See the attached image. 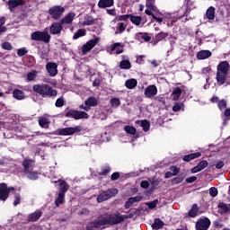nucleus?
<instances>
[{
	"label": "nucleus",
	"mask_w": 230,
	"mask_h": 230,
	"mask_svg": "<svg viewBox=\"0 0 230 230\" xmlns=\"http://www.w3.org/2000/svg\"><path fill=\"white\" fill-rule=\"evenodd\" d=\"M207 18L209 19V21H213L215 19V7L210 6L206 13Z\"/></svg>",
	"instance_id": "nucleus-36"
},
{
	"label": "nucleus",
	"mask_w": 230,
	"mask_h": 230,
	"mask_svg": "<svg viewBox=\"0 0 230 230\" xmlns=\"http://www.w3.org/2000/svg\"><path fill=\"white\" fill-rule=\"evenodd\" d=\"M170 171L172 173V175H178L179 172H181V169L175 165H172L170 167Z\"/></svg>",
	"instance_id": "nucleus-51"
},
{
	"label": "nucleus",
	"mask_w": 230,
	"mask_h": 230,
	"mask_svg": "<svg viewBox=\"0 0 230 230\" xmlns=\"http://www.w3.org/2000/svg\"><path fill=\"white\" fill-rule=\"evenodd\" d=\"M120 69H130L132 67V65L130 64V61L128 59H124L119 64Z\"/></svg>",
	"instance_id": "nucleus-38"
},
{
	"label": "nucleus",
	"mask_w": 230,
	"mask_h": 230,
	"mask_svg": "<svg viewBox=\"0 0 230 230\" xmlns=\"http://www.w3.org/2000/svg\"><path fill=\"white\" fill-rule=\"evenodd\" d=\"M28 179H31V181H35L39 179V172H31L27 171V172H24Z\"/></svg>",
	"instance_id": "nucleus-35"
},
{
	"label": "nucleus",
	"mask_w": 230,
	"mask_h": 230,
	"mask_svg": "<svg viewBox=\"0 0 230 230\" xmlns=\"http://www.w3.org/2000/svg\"><path fill=\"white\" fill-rule=\"evenodd\" d=\"M64 27H62L61 22H54L50 26V33L51 35H60L62 33V30Z\"/></svg>",
	"instance_id": "nucleus-14"
},
{
	"label": "nucleus",
	"mask_w": 230,
	"mask_h": 230,
	"mask_svg": "<svg viewBox=\"0 0 230 230\" xmlns=\"http://www.w3.org/2000/svg\"><path fill=\"white\" fill-rule=\"evenodd\" d=\"M229 76V63L222 61L217 65L216 80L218 85H224Z\"/></svg>",
	"instance_id": "nucleus-1"
},
{
	"label": "nucleus",
	"mask_w": 230,
	"mask_h": 230,
	"mask_svg": "<svg viewBox=\"0 0 230 230\" xmlns=\"http://www.w3.org/2000/svg\"><path fill=\"white\" fill-rule=\"evenodd\" d=\"M3 49H6L7 51H12L13 48L12 47V44L8 41H5L2 44Z\"/></svg>",
	"instance_id": "nucleus-48"
},
{
	"label": "nucleus",
	"mask_w": 230,
	"mask_h": 230,
	"mask_svg": "<svg viewBox=\"0 0 230 230\" xmlns=\"http://www.w3.org/2000/svg\"><path fill=\"white\" fill-rule=\"evenodd\" d=\"M127 218H130V217L128 215H120L119 213H118L102 217L101 220L102 223V226L105 227V226H116V224H120V222L127 220Z\"/></svg>",
	"instance_id": "nucleus-2"
},
{
	"label": "nucleus",
	"mask_w": 230,
	"mask_h": 230,
	"mask_svg": "<svg viewBox=\"0 0 230 230\" xmlns=\"http://www.w3.org/2000/svg\"><path fill=\"white\" fill-rule=\"evenodd\" d=\"M79 215H89V209L83 208L82 210L79 211Z\"/></svg>",
	"instance_id": "nucleus-64"
},
{
	"label": "nucleus",
	"mask_w": 230,
	"mask_h": 230,
	"mask_svg": "<svg viewBox=\"0 0 230 230\" xmlns=\"http://www.w3.org/2000/svg\"><path fill=\"white\" fill-rule=\"evenodd\" d=\"M127 25H125L124 22H119L118 23L117 30L119 31V33H123V31L126 30Z\"/></svg>",
	"instance_id": "nucleus-54"
},
{
	"label": "nucleus",
	"mask_w": 230,
	"mask_h": 230,
	"mask_svg": "<svg viewBox=\"0 0 230 230\" xmlns=\"http://www.w3.org/2000/svg\"><path fill=\"white\" fill-rule=\"evenodd\" d=\"M40 58L48 60V51L46 49L40 51Z\"/></svg>",
	"instance_id": "nucleus-59"
},
{
	"label": "nucleus",
	"mask_w": 230,
	"mask_h": 230,
	"mask_svg": "<svg viewBox=\"0 0 230 230\" xmlns=\"http://www.w3.org/2000/svg\"><path fill=\"white\" fill-rule=\"evenodd\" d=\"M100 42V38H94L93 40H88L82 48L83 55H87L96 44Z\"/></svg>",
	"instance_id": "nucleus-10"
},
{
	"label": "nucleus",
	"mask_w": 230,
	"mask_h": 230,
	"mask_svg": "<svg viewBox=\"0 0 230 230\" xmlns=\"http://www.w3.org/2000/svg\"><path fill=\"white\" fill-rule=\"evenodd\" d=\"M181 109H182V103H177L172 107L174 112H179Z\"/></svg>",
	"instance_id": "nucleus-60"
},
{
	"label": "nucleus",
	"mask_w": 230,
	"mask_h": 230,
	"mask_svg": "<svg viewBox=\"0 0 230 230\" xmlns=\"http://www.w3.org/2000/svg\"><path fill=\"white\" fill-rule=\"evenodd\" d=\"M13 96L15 98V100H24L26 98V95H24V92L15 89L13 92Z\"/></svg>",
	"instance_id": "nucleus-28"
},
{
	"label": "nucleus",
	"mask_w": 230,
	"mask_h": 230,
	"mask_svg": "<svg viewBox=\"0 0 230 230\" xmlns=\"http://www.w3.org/2000/svg\"><path fill=\"white\" fill-rule=\"evenodd\" d=\"M31 40H38L40 42H45L48 44L49 40H51V35L48 32V31H35L31 34Z\"/></svg>",
	"instance_id": "nucleus-4"
},
{
	"label": "nucleus",
	"mask_w": 230,
	"mask_h": 230,
	"mask_svg": "<svg viewBox=\"0 0 230 230\" xmlns=\"http://www.w3.org/2000/svg\"><path fill=\"white\" fill-rule=\"evenodd\" d=\"M84 104L85 106L81 105L80 109H83V111H86V112H88V111H91V107H96V105H98V99L94 97H89L84 101Z\"/></svg>",
	"instance_id": "nucleus-11"
},
{
	"label": "nucleus",
	"mask_w": 230,
	"mask_h": 230,
	"mask_svg": "<svg viewBox=\"0 0 230 230\" xmlns=\"http://www.w3.org/2000/svg\"><path fill=\"white\" fill-rule=\"evenodd\" d=\"M136 123L142 127L144 132L150 130V122L148 120H137Z\"/></svg>",
	"instance_id": "nucleus-25"
},
{
	"label": "nucleus",
	"mask_w": 230,
	"mask_h": 230,
	"mask_svg": "<svg viewBox=\"0 0 230 230\" xmlns=\"http://www.w3.org/2000/svg\"><path fill=\"white\" fill-rule=\"evenodd\" d=\"M58 66L56 63H47L46 69L49 76H57L58 75Z\"/></svg>",
	"instance_id": "nucleus-12"
},
{
	"label": "nucleus",
	"mask_w": 230,
	"mask_h": 230,
	"mask_svg": "<svg viewBox=\"0 0 230 230\" xmlns=\"http://www.w3.org/2000/svg\"><path fill=\"white\" fill-rule=\"evenodd\" d=\"M103 229V223H102V218L100 217L98 220L90 222L86 226L87 230H93V229Z\"/></svg>",
	"instance_id": "nucleus-15"
},
{
	"label": "nucleus",
	"mask_w": 230,
	"mask_h": 230,
	"mask_svg": "<svg viewBox=\"0 0 230 230\" xmlns=\"http://www.w3.org/2000/svg\"><path fill=\"white\" fill-rule=\"evenodd\" d=\"M64 12H66V9L60 5L52 6L49 10V15H51L52 19H55V20L60 19V17H62V14L64 13Z\"/></svg>",
	"instance_id": "nucleus-7"
},
{
	"label": "nucleus",
	"mask_w": 230,
	"mask_h": 230,
	"mask_svg": "<svg viewBox=\"0 0 230 230\" xmlns=\"http://www.w3.org/2000/svg\"><path fill=\"white\" fill-rule=\"evenodd\" d=\"M144 94L146 98H154V96L157 94V86H155V84L148 85L145 89Z\"/></svg>",
	"instance_id": "nucleus-13"
},
{
	"label": "nucleus",
	"mask_w": 230,
	"mask_h": 230,
	"mask_svg": "<svg viewBox=\"0 0 230 230\" xmlns=\"http://www.w3.org/2000/svg\"><path fill=\"white\" fill-rule=\"evenodd\" d=\"M111 107H119L121 102L118 98H113L111 100Z\"/></svg>",
	"instance_id": "nucleus-49"
},
{
	"label": "nucleus",
	"mask_w": 230,
	"mask_h": 230,
	"mask_svg": "<svg viewBox=\"0 0 230 230\" xmlns=\"http://www.w3.org/2000/svg\"><path fill=\"white\" fill-rule=\"evenodd\" d=\"M188 13V6L182 5L181 9L178 10L176 19H182L184 15H187Z\"/></svg>",
	"instance_id": "nucleus-30"
},
{
	"label": "nucleus",
	"mask_w": 230,
	"mask_h": 230,
	"mask_svg": "<svg viewBox=\"0 0 230 230\" xmlns=\"http://www.w3.org/2000/svg\"><path fill=\"white\" fill-rule=\"evenodd\" d=\"M114 4V0H100L98 3L99 8H110Z\"/></svg>",
	"instance_id": "nucleus-23"
},
{
	"label": "nucleus",
	"mask_w": 230,
	"mask_h": 230,
	"mask_svg": "<svg viewBox=\"0 0 230 230\" xmlns=\"http://www.w3.org/2000/svg\"><path fill=\"white\" fill-rule=\"evenodd\" d=\"M130 21L133 24H136V26H139L143 19L141 18V16H130Z\"/></svg>",
	"instance_id": "nucleus-41"
},
{
	"label": "nucleus",
	"mask_w": 230,
	"mask_h": 230,
	"mask_svg": "<svg viewBox=\"0 0 230 230\" xmlns=\"http://www.w3.org/2000/svg\"><path fill=\"white\" fill-rule=\"evenodd\" d=\"M125 85L127 89H135V87L137 86V80L132 78V79H128L125 83Z\"/></svg>",
	"instance_id": "nucleus-32"
},
{
	"label": "nucleus",
	"mask_w": 230,
	"mask_h": 230,
	"mask_svg": "<svg viewBox=\"0 0 230 230\" xmlns=\"http://www.w3.org/2000/svg\"><path fill=\"white\" fill-rule=\"evenodd\" d=\"M78 132H82V126L58 129V136H73V134H76Z\"/></svg>",
	"instance_id": "nucleus-6"
},
{
	"label": "nucleus",
	"mask_w": 230,
	"mask_h": 230,
	"mask_svg": "<svg viewBox=\"0 0 230 230\" xmlns=\"http://www.w3.org/2000/svg\"><path fill=\"white\" fill-rule=\"evenodd\" d=\"M85 35V30L80 29L75 35L74 39H80V37H84Z\"/></svg>",
	"instance_id": "nucleus-52"
},
{
	"label": "nucleus",
	"mask_w": 230,
	"mask_h": 230,
	"mask_svg": "<svg viewBox=\"0 0 230 230\" xmlns=\"http://www.w3.org/2000/svg\"><path fill=\"white\" fill-rule=\"evenodd\" d=\"M84 26H91L94 24V18L93 16H85L84 17V22H83Z\"/></svg>",
	"instance_id": "nucleus-39"
},
{
	"label": "nucleus",
	"mask_w": 230,
	"mask_h": 230,
	"mask_svg": "<svg viewBox=\"0 0 230 230\" xmlns=\"http://www.w3.org/2000/svg\"><path fill=\"white\" fill-rule=\"evenodd\" d=\"M40 217H42V211L36 210L35 212H33L28 216V221L29 222H37V220H39V218H40Z\"/></svg>",
	"instance_id": "nucleus-19"
},
{
	"label": "nucleus",
	"mask_w": 230,
	"mask_h": 230,
	"mask_svg": "<svg viewBox=\"0 0 230 230\" xmlns=\"http://www.w3.org/2000/svg\"><path fill=\"white\" fill-rule=\"evenodd\" d=\"M155 2H146V8H149V10H153V12H157V7L154 5Z\"/></svg>",
	"instance_id": "nucleus-50"
},
{
	"label": "nucleus",
	"mask_w": 230,
	"mask_h": 230,
	"mask_svg": "<svg viewBox=\"0 0 230 230\" xmlns=\"http://www.w3.org/2000/svg\"><path fill=\"white\" fill-rule=\"evenodd\" d=\"M37 76H39V72L37 70H31V72L27 73L28 82H33V80L37 79Z\"/></svg>",
	"instance_id": "nucleus-33"
},
{
	"label": "nucleus",
	"mask_w": 230,
	"mask_h": 230,
	"mask_svg": "<svg viewBox=\"0 0 230 230\" xmlns=\"http://www.w3.org/2000/svg\"><path fill=\"white\" fill-rule=\"evenodd\" d=\"M140 186L141 188H148V186H150V183L147 181H142Z\"/></svg>",
	"instance_id": "nucleus-63"
},
{
	"label": "nucleus",
	"mask_w": 230,
	"mask_h": 230,
	"mask_svg": "<svg viewBox=\"0 0 230 230\" xmlns=\"http://www.w3.org/2000/svg\"><path fill=\"white\" fill-rule=\"evenodd\" d=\"M166 37H168V32H159L156 36H155V44H156L157 42L161 41V40H164V39H166Z\"/></svg>",
	"instance_id": "nucleus-40"
},
{
	"label": "nucleus",
	"mask_w": 230,
	"mask_h": 230,
	"mask_svg": "<svg viewBox=\"0 0 230 230\" xmlns=\"http://www.w3.org/2000/svg\"><path fill=\"white\" fill-rule=\"evenodd\" d=\"M181 94H182V90L179 87L173 89L172 93V98L174 102H177L181 98Z\"/></svg>",
	"instance_id": "nucleus-29"
},
{
	"label": "nucleus",
	"mask_w": 230,
	"mask_h": 230,
	"mask_svg": "<svg viewBox=\"0 0 230 230\" xmlns=\"http://www.w3.org/2000/svg\"><path fill=\"white\" fill-rule=\"evenodd\" d=\"M75 13H69L68 14H66L61 21L60 23L61 24H71V22H73V19H75Z\"/></svg>",
	"instance_id": "nucleus-20"
},
{
	"label": "nucleus",
	"mask_w": 230,
	"mask_h": 230,
	"mask_svg": "<svg viewBox=\"0 0 230 230\" xmlns=\"http://www.w3.org/2000/svg\"><path fill=\"white\" fill-rule=\"evenodd\" d=\"M181 181H184V178L183 177H175L172 179V184H181Z\"/></svg>",
	"instance_id": "nucleus-57"
},
{
	"label": "nucleus",
	"mask_w": 230,
	"mask_h": 230,
	"mask_svg": "<svg viewBox=\"0 0 230 230\" xmlns=\"http://www.w3.org/2000/svg\"><path fill=\"white\" fill-rule=\"evenodd\" d=\"M137 39L145 40V42H150V40H152V37H150V35H148V33L146 32H138L136 34Z\"/></svg>",
	"instance_id": "nucleus-27"
},
{
	"label": "nucleus",
	"mask_w": 230,
	"mask_h": 230,
	"mask_svg": "<svg viewBox=\"0 0 230 230\" xmlns=\"http://www.w3.org/2000/svg\"><path fill=\"white\" fill-rule=\"evenodd\" d=\"M68 118H74V119H89V115L85 111H72L66 113Z\"/></svg>",
	"instance_id": "nucleus-9"
},
{
	"label": "nucleus",
	"mask_w": 230,
	"mask_h": 230,
	"mask_svg": "<svg viewBox=\"0 0 230 230\" xmlns=\"http://www.w3.org/2000/svg\"><path fill=\"white\" fill-rule=\"evenodd\" d=\"M199 215V206L193 205L191 209L189 211V217H191L192 218H195Z\"/></svg>",
	"instance_id": "nucleus-37"
},
{
	"label": "nucleus",
	"mask_w": 230,
	"mask_h": 230,
	"mask_svg": "<svg viewBox=\"0 0 230 230\" xmlns=\"http://www.w3.org/2000/svg\"><path fill=\"white\" fill-rule=\"evenodd\" d=\"M64 106V101L62 99H58L56 101V107H63Z\"/></svg>",
	"instance_id": "nucleus-62"
},
{
	"label": "nucleus",
	"mask_w": 230,
	"mask_h": 230,
	"mask_svg": "<svg viewBox=\"0 0 230 230\" xmlns=\"http://www.w3.org/2000/svg\"><path fill=\"white\" fill-rule=\"evenodd\" d=\"M23 172H31L33 168V160H30L29 158H25L23 162Z\"/></svg>",
	"instance_id": "nucleus-21"
},
{
	"label": "nucleus",
	"mask_w": 230,
	"mask_h": 230,
	"mask_svg": "<svg viewBox=\"0 0 230 230\" xmlns=\"http://www.w3.org/2000/svg\"><path fill=\"white\" fill-rule=\"evenodd\" d=\"M218 208H221L224 213H227L230 211V205H227L226 203H220L218 205Z\"/></svg>",
	"instance_id": "nucleus-47"
},
{
	"label": "nucleus",
	"mask_w": 230,
	"mask_h": 230,
	"mask_svg": "<svg viewBox=\"0 0 230 230\" xmlns=\"http://www.w3.org/2000/svg\"><path fill=\"white\" fill-rule=\"evenodd\" d=\"M28 53V49L26 48H22L17 50L18 57H24Z\"/></svg>",
	"instance_id": "nucleus-53"
},
{
	"label": "nucleus",
	"mask_w": 230,
	"mask_h": 230,
	"mask_svg": "<svg viewBox=\"0 0 230 230\" xmlns=\"http://www.w3.org/2000/svg\"><path fill=\"white\" fill-rule=\"evenodd\" d=\"M124 130L125 132H127V134H131V136H134V134H136V128L132 126L124 127Z\"/></svg>",
	"instance_id": "nucleus-44"
},
{
	"label": "nucleus",
	"mask_w": 230,
	"mask_h": 230,
	"mask_svg": "<svg viewBox=\"0 0 230 230\" xmlns=\"http://www.w3.org/2000/svg\"><path fill=\"white\" fill-rule=\"evenodd\" d=\"M201 154L200 153H193L190 155H186L183 156V161H185L186 163H190V161H193V159H197L199 157H200Z\"/></svg>",
	"instance_id": "nucleus-26"
},
{
	"label": "nucleus",
	"mask_w": 230,
	"mask_h": 230,
	"mask_svg": "<svg viewBox=\"0 0 230 230\" xmlns=\"http://www.w3.org/2000/svg\"><path fill=\"white\" fill-rule=\"evenodd\" d=\"M211 226V220L208 217H203L199 219L196 222L195 227L196 230H208L209 229V226Z\"/></svg>",
	"instance_id": "nucleus-8"
},
{
	"label": "nucleus",
	"mask_w": 230,
	"mask_h": 230,
	"mask_svg": "<svg viewBox=\"0 0 230 230\" xmlns=\"http://www.w3.org/2000/svg\"><path fill=\"white\" fill-rule=\"evenodd\" d=\"M64 197H66L65 194L58 193V198L55 201L57 207L60 206V204H64Z\"/></svg>",
	"instance_id": "nucleus-43"
},
{
	"label": "nucleus",
	"mask_w": 230,
	"mask_h": 230,
	"mask_svg": "<svg viewBox=\"0 0 230 230\" xmlns=\"http://www.w3.org/2000/svg\"><path fill=\"white\" fill-rule=\"evenodd\" d=\"M218 109H220V111H223V109H226L227 107V103L224 101V100H221L218 104Z\"/></svg>",
	"instance_id": "nucleus-56"
},
{
	"label": "nucleus",
	"mask_w": 230,
	"mask_h": 230,
	"mask_svg": "<svg viewBox=\"0 0 230 230\" xmlns=\"http://www.w3.org/2000/svg\"><path fill=\"white\" fill-rule=\"evenodd\" d=\"M7 4L10 12H15L17 6H21V4H22V0H9Z\"/></svg>",
	"instance_id": "nucleus-18"
},
{
	"label": "nucleus",
	"mask_w": 230,
	"mask_h": 230,
	"mask_svg": "<svg viewBox=\"0 0 230 230\" xmlns=\"http://www.w3.org/2000/svg\"><path fill=\"white\" fill-rule=\"evenodd\" d=\"M209 57H211V51L209 50H200L197 54L199 60H206V58H209Z\"/></svg>",
	"instance_id": "nucleus-22"
},
{
	"label": "nucleus",
	"mask_w": 230,
	"mask_h": 230,
	"mask_svg": "<svg viewBox=\"0 0 230 230\" xmlns=\"http://www.w3.org/2000/svg\"><path fill=\"white\" fill-rule=\"evenodd\" d=\"M116 195H118V189H109L106 191H102L99 194L97 197V202H104V200H109V199L116 197Z\"/></svg>",
	"instance_id": "nucleus-5"
},
{
	"label": "nucleus",
	"mask_w": 230,
	"mask_h": 230,
	"mask_svg": "<svg viewBox=\"0 0 230 230\" xmlns=\"http://www.w3.org/2000/svg\"><path fill=\"white\" fill-rule=\"evenodd\" d=\"M19 204H21V195L16 194V195L14 196V202H13V205H14V206H19Z\"/></svg>",
	"instance_id": "nucleus-58"
},
{
	"label": "nucleus",
	"mask_w": 230,
	"mask_h": 230,
	"mask_svg": "<svg viewBox=\"0 0 230 230\" xmlns=\"http://www.w3.org/2000/svg\"><path fill=\"white\" fill-rule=\"evenodd\" d=\"M32 91H34V93H37V94H40L43 98L57 96L56 90H53L51 86L46 84H33Z\"/></svg>",
	"instance_id": "nucleus-3"
},
{
	"label": "nucleus",
	"mask_w": 230,
	"mask_h": 230,
	"mask_svg": "<svg viewBox=\"0 0 230 230\" xmlns=\"http://www.w3.org/2000/svg\"><path fill=\"white\" fill-rule=\"evenodd\" d=\"M209 195L210 197H217V195H218V190L215 187H211L209 189Z\"/></svg>",
	"instance_id": "nucleus-55"
},
{
	"label": "nucleus",
	"mask_w": 230,
	"mask_h": 230,
	"mask_svg": "<svg viewBox=\"0 0 230 230\" xmlns=\"http://www.w3.org/2000/svg\"><path fill=\"white\" fill-rule=\"evenodd\" d=\"M142 197L141 196H136L133 198H129L127 202L125 203V208L126 209H128L134 204L135 202H139L141 200Z\"/></svg>",
	"instance_id": "nucleus-24"
},
{
	"label": "nucleus",
	"mask_w": 230,
	"mask_h": 230,
	"mask_svg": "<svg viewBox=\"0 0 230 230\" xmlns=\"http://www.w3.org/2000/svg\"><path fill=\"white\" fill-rule=\"evenodd\" d=\"M152 227L153 229H161V227H163V221H161V219H155Z\"/></svg>",
	"instance_id": "nucleus-45"
},
{
	"label": "nucleus",
	"mask_w": 230,
	"mask_h": 230,
	"mask_svg": "<svg viewBox=\"0 0 230 230\" xmlns=\"http://www.w3.org/2000/svg\"><path fill=\"white\" fill-rule=\"evenodd\" d=\"M207 166H208V161L203 160L199 162L197 166L191 169V173H199V172H202V170H204V168H206Z\"/></svg>",
	"instance_id": "nucleus-17"
},
{
	"label": "nucleus",
	"mask_w": 230,
	"mask_h": 230,
	"mask_svg": "<svg viewBox=\"0 0 230 230\" xmlns=\"http://www.w3.org/2000/svg\"><path fill=\"white\" fill-rule=\"evenodd\" d=\"M185 181L188 184H191V182H195V181H197V177L192 176V177L187 178Z\"/></svg>",
	"instance_id": "nucleus-61"
},
{
	"label": "nucleus",
	"mask_w": 230,
	"mask_h": 230,
	"mask_svg": "<svg viewBox=\"0 0 230 230\" xmlns=\"http://www.w3.org/2000/svg\"><path fill=\"white\" fill-rule=\"evenodd\" d=\"M59 182L61 187L58 193L61 195H66V192L67 191V190H69V185H67L65 181H59Z\"/></svg>",
	"instance_id": "nucleus-34"
},
{
	"label": "nucleus",
	"mask_w": 230,
	"mask_h": 230,
	"mask_svg": "<svg viewBox=\"0 0 230 230\" xmlns=\"http://www.w3.org/2000/svg\"><path fill=\"white\" fill-rule=\"evenodd\" d=\"M111 53H116V55L123 53V47L121 46V43H115L111 48Z\"/></svg>",
	"instance_id": "nucleus-31"
},
{
	"label": "nucleus",
	"mask_w": 230,
	"mask_h": 230,
	"mask_svg": "<svg viewBox=\"0 0 230 230\" xmlns=\"http://www.w3.org/2000/svg\"><path fill=\"white\" fill-rule=\"evenodd\" d=\"M8 195H10V190L4 183L0 184V200H6L8 199Z\"/></svg>",
	"instance_id": "nucleus-16"
},
{
	"label": "nucleus",
	"mask_w": 230,
	"mask_h": 230,
	"mask_svg": "<svg viewBox=\"0 0 230 230\" xmlns=\"http://www.w3.org/2000/svg\"><path fill=\"white\" fill-rule=\"evenodd\" d=\"M39 123L40 127L47 128L48 125H49V120L46 118H40Z\"/></svg>",
	"instance_id": "nucleus-42"
},
{
	"label": "nucleus",
	"mask_w": 230,
	"mask_h": 230,
	"mask_svg": "<svg viewBox=\"0 0 230 230\" xmlns=\"http://www.w3.org/2000/svg\"><path fill=\"white\" fill-rule=\"evenodd\" d=\"M157 204H159V200L155 199L154 201L146 203V206H148L149 209H155Z\"/></svg>",
	"instance_id": "nucleus-46"
}]
</instances>
